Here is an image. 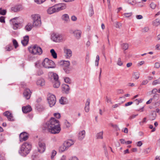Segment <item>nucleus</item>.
<instances>
[{"instance_id":"obj_64","label":"nucleus","mask_w":160,"mask_h":160,"mask_svg":"<svg viewBox=\"0 0 160 160\" xmlns=\"http://www.w3.org/2000/svg\"><path fill=\"white\" fill-rule=\"evenodd\" d=\"M69 160H78V159L76 157H73L70 158Z\"/></svg>"},{"instance_id":"obj_6","label":"nucleus","mask_w":160,"mask_h":160,"mask_svg":"<svg viewBox=\"0 0 160 160\" xmlns=\"http://www.w3.org/2000/svg\"><path fill=\"white\" fill-rule=\"evenodd\" d=\"M42 64L45 68H54L55 67L54 62L51 60H49L48 58H46L43 60Z\"/></svg>"},{"instance_id":"obj_11","label":"nucleus","mask_w":160,"mask_h":160,"mask_svg":"<svg viewBox=\"0 0 160 160\" xmlns=\"http://www.w3.org/2000/svg\"><path fill=\"white\" fill-rule=\"evenodd\" d=\"M19 138L20 141L22 142L27 140L28 138V136L27 133L25 132H23L20 134Z\"/></svg>"},{"instance_id":"obj_51","label":"nucleus","mask_w":160,"mask_h":160,"mask_svg":"<svg viewBox=\"0 0 160 160\" xmlns=\"http://www.w3.org/2000/svg\"><path fill=\"white\" fill-rule=\"evenodd\" d=\"M54 116L55 117L58 119H59L61 117L60 114L59 113H54Z\"/></svg>"},{"instance_id":"obj_10","label":"nucleus","mask_w":160,"mask_h":160,"mask_svg":"<svg viewBox=\"0 0 160 160\" xmlns=\"http://www.w3.org/2000/svg\"><path fill=\"white\" fill-rule=\"evenodd\" d=\"M70 33L72 34L76 39H79L81 37L82 32L80 30L76 29L71 30Z\"/></svg>"},{"instance_id":"obj_12","label":"nucleus","mask_w":160,"mask_h":160,"mask_svg":"<svg viewBox=\"0 0 160 160\" xmlns=\"http://www.w3.org/2000/svg\"><path fill=\"white\" fill-rule=\"evenodd\" d=\"M32 92L28 88L25 89L23 92L24 97L27 100L30 99L31 97Z\"/></svg>"},{"instance_id":"obj_1","label":"nucleus","mask_w":160,"mask_h":160,"mask_svg":"<svg viewBox=\"0 0 160 160\" xmlns=\"http://www.w3.org/2000/svg\"><path fill=\"white\" fill-rule=\"evenodd\" d=\"M45 128L51 133H58L61 130L59 122L54 118H52L46 123Z\"/></svg>"},{"instance_id":"obj_5","label":"nucleus","mask_w":160,"mask_h":160,"mask_svg":"<svg viewBox=\"0 0 160 160\" xmlns=\"http://www.w3.org/2000/svg\"><path fill=\"white\" fill-rule=\"evenodd\" d=\"M28 49L29 52L33 55H40L42 52V48L37 45L29 47Z\"/></svg>"},{"instance_id":"obj_7","label":"nucleus","mask_w":160,"mask_h":160,"mask_svg":"<svg viewBox=\"0 0 160 160\" xmlns=\"http://www.w3.org/2000/svg\"><path fill=\"white\" fill-rule=\"evenodd\" d=\"M32 19L33 25L34 26H39L41 25V21L40 16L38 14H33L31 16Z\"/></svg>"},{"instance_id":"obj_41","label":"nucleus","mask_w":160,"mask_h":160,"mask_svg":"<svg viewBox=\"0 0 160 160\" xmlns=\"http://www.w3.org/2000/svg\"><path fill=\"white\" fill-rule=\"evenodd\" d=\"M158 84H160V78L154 81L152 83V85H155Z\"/></svg>"},{"instance_id":"obj_14","label":"nucleus","mask_w":160,"mask_h":160,"mask_svg":"<svg viewBox=\"0 0 160 160\" xmlns=\"http://www.w3.org/2000/svg\"><path fill=\"white\" fill-rule=\"evenodd\" d=\"M64 51L66 54V58H69L72 56V52L70 49L67 48H64Z\"/></svg>"},{"instance_id":"obj_57","label":"nucleus","mask_w":160,"mask_h":160,"mask_svg":"<svg viewBox=\"0 0 160 160\" xmlns=\"http://www.w3.org/2000/svg\"><path fill=\"white\" fill-rule=\"evenodd\" d=\"M138 115V114H136V115H132L131 116L129 117V119H133L135 118Z\"/></svg>"},{"instance_id":"obj_55","label":"nucleus","mask_w":160,"mask_h":160,"mask_svg":"<svg viewBox=\"0 0 160 160\" xmlns=\"http://www.w3.org/2000/svg\"><path fill=\"white\" fill-rule=\"evenodd\" d=\"M0 22L2 23L5 22V18L3 16L0 17Z\"/></svg>"},{"instance_id":"obj_26","label":"nucleus","mask_w":160,"mask_h":160,"mask_svg":"<svg viewBox=\"0 0 160 160\" xmlns=\"http://www.w3.org/2000/svg\"><path fill=\"white\" fill-rule=\"evenodd\" d=\"M67 147H66L65 145H64V144L60 147L59 150L60 152H62L68 149Z\"/></svg>"},{"instance_id":"obj_32","label":"nucleus","mask_w":160,"mask_h":160,"mask_svg":"<svg viewBox=\"0 0 160 160\" xmlns=\"http://www.w3.org/2000/svg\"><path fill=\"white\" fill-rule=\"evenodd\" d=\"M37 108L39 112H42L45 109V108L43 106L40 105H37Z\"/></svg>"},{"instance_id":"obj_15","label":"nucleus","mask_w":160,"mask_h":160,"mask_svg":"<svg viewBox=\"0 0 160 160\" xmlns=\"http://www.w3.org/2000/svg\"><path fill=\"white\" fill-rule=\"evenodd\" d=\"M70 90V88L68 84H64L62 85V91L64 93L67 94L69 93Z\"/></svg>"},{"instance_id":"obj_53","label":"nucleus","mask_w":160,"mask_h":160,"mask_svg":"<svg viewBox=\"0 0 160 160\" xmlns=\"http://www.w3.org/2000/svg\"><path fill=\"white\" fill-rule=\"evenodd\" d=\"M7 118L9 121H13L14 120L13 117H12V115L11 113V115H9V116Z\"/></svg>"},{"instance_id":"obj_22","label":"nucleus","mask_w":160,"mask_h":160,"mask_svg":"<svg viewBox=\"0 0 160 160\" xmlns=\"http://www.w3.org/2000/svg\"><path fill=\"white\" fill-rule=\"evenodd\" d=\"M60 65L63 66V68L70 66V62L68 61H62L60 62Z\"/></svg>"},{"instance_id":"obj_37","label":"nucleus","mask_w":160,"mask_h":160,"mask_svg":"<svg viewBox=\"0 0 160 160\" xmlns=\"http://www.w3.org/2000/svg\"><path fill=\"white\" fill-rule=\"evenodd\" d=\"M103 132H101L98 133L96 135L97 139H102L103 138Z\"/></svg>"},{"instance_id":"obj_63","label":"nucleus","mask_w":160,"mask_h":160,"mask_svg":"<svg viewBox=\"0 0 160 160\" xmlns=\"http://www.w3.org/2000/svg\"><path fill=\"white\" fill-rule=\"evenodd\" d=\"M137 144L138 146L140 147L142 145V143L141 141H139L137 142Z\"/></svg>"},{"instance_id":"obj_40","label":"nucleus","mask_w":160,"mask_h":160,"mask_svg":"<svg viewBox=\"0 0 160 160\" xmlns=\"http://www.w3.org/2000/svg\"><path fill=\"white\" fill-rule=\"evenodd\" d=\"M12 43L15 48H16L18 46L17 42L15 39H13L12 40Z\"/></svg>"},{"instance_id":"obj_25","label":"nucleus","mask_w":160,"mask_h":160,"mask_svg":"<svg viewBox=\"0 0 160 160\" xmlns=\"http://www.w3.org/2000/svg\"><path fill=\"white\" fill-rule=\"evenodd\" d=\"M33 26L31 23H28L25 27V29L28 31H30L32 29Z\"/></svg>"},{"instance_id":"obj_58","label":"nucleus","mask_w":160,"mask_h":160,"mask_svg":"<svg viewBox=\"0 0 160 160\" xmlns=\"http://www.w3.org/2000/svg\"><path fill=\"white\" fill-rule=\"evenodd\" d=\"M148 81L147 80H144L142 82V85H146V84H147L148 83Z\"/></svg>"},{"instance_id":"obj_61","label":"nucleus","mask_w":160,"mask_h":160,"mask_svg":"<svg viewBox=\"0 0 160 160\" xmlns=\"http://www.w3.org/2000/svg\"><path fill=\"white\" fill-rule=\"evenodd\" d=\"M132 103L133 102H128L125 103V106L127 107L131 105Z\"/></svg>"},{"instance_id":"obj_38","label":"nucleus","mask_w":160,"mask_h":160,"mask_svg":"<svg viewBox=\"0 0 160 160\" xmlns=\"http://www.w3.org/2000/svg\"><path fill=\"white\" fill-rule=\"evenodd\" d=\"M64 80L65 82L66 83L69 84H70L71 83V80L68 77H65L64 78Z\"/></svg>"},{"instance_id":"obj_45","label":"nucleus","mask_w":160,"mask_h":160,"mask_svg":"<svg viewBox=\"0 0 160 160\" xmlns=\"http://www.w3.org/2000/svg\"><path fill=\"white\" fill-rule=\"evenodd\" d=\"M18 19V18H14L10 20V21L12 23V25L14 24V22H18L17 21H16V19Z\"/></svg>"},{"instance_id":"obj_19","label":"nucleus","mask_w":160,"mask_h":160,"mask_svg":"<svg viewBox=\"0 0 160 160\" xmlns=\"http://www.w3.org/2000/svg\"><path fill=\"white\" fill-rule=\"evenodd\" d=\"M85 136V132L84 130L80 131L78 134L79 139L82 140L83 139Z\"/></svg>"},{"instance_id":"obj_33","label":"nucleus","mask_w":160,"mask_h":160,"mask_svg":"<svg viewBox=\"0 0 160 160\" xmlns=\"http://www.w3.org/2000/svg\"><path fill=\"white\" fill-rule=\"evenodd\" d=\"M13 49V48L12 45L10 44H9L5 48V49L6 51H9L12 50Z\"/></svg>"},{"instance_id":"obj_46","label":"nucleus","mask_w":160,"mask_h":160,"mask_svg":"<svg viewBox=\"0 0 160 160\" xmlns=\"http://www.w3.org/2000/svg\"><path fill=\"white\" fill-rule=\"evenodd\" d=\"M57 152L56 151L53 150L51 153V158L52 159H53L54 156L56 154Z\"/></svg>"},{"instance_id":"obj_29","label":"nucleus","mask_w":160,"mask_h":160,"mask_svg":"<svg viewBox=\"0 0 160 160\" xmlns=\"http://www.w3.org/2000/svg\"><path fill=\"white\" fill-rule=\"evenodd\" d=\"M50 52L53 58H57V54L54 49H51L50 50Z\"/></svg>"},{"instance_id":"obj_8","label":"nucleus","mask_w":160,"mask_h":160,"mask_svg":"<svg viewBox=\"0 0 160 160\" xmlns=\"http://www.w3.org/2000/svg\"><path fill=\"white\" fill-rule=\"evenodd\" d=\"M63 36L61 34L57 33H53L51 35V39L54 42H59L63 41Z\"/></svg>"},{"instance_id":"obj_18","label":"nucleus","mask_w":160,"mask_h":160,"mask_svg":"<svg viewBox=\"0 0 160 160\" xmlns=\"http://www.w3.org/2000/svg\"><path fill=\"white\" fill-rule=\"evenodd\" d=\"M22 111L24 113H27L30 112L32 110L31 107L29 106H27L26 107H23L22 108Z\"/></svg>"},{"instance_id":"obj_3","label":"nucleus","mask_w":160,"mask_h":160,"mask_svg":"<svg viewBox=\"0 0 160 160\" xmlns=\"http://www.w3.org/2000/svg\"><path fill=\"white\" fill-rule=\"evenodd\" d=\"M31 148V145L28 142H25L22 145L18 151L19 153L21 155L25 156L29 153Z\"/></svg>"},{"instance_id":"obj_23","label":"nucleus","mask_w":160,"mask_h":160,"mask_svg":"<svg viewBox=\"0 0 160 160\" xmlns=\"http://www.w3.org/2000/svg\"><path fill=\"white\" fill-rule=\"evenodd\" d=\"M59 101L60 103L62 104H65L68 102V101L67 98L62 97L60 99Z\"/></svg>"},{"instance_id":"obj_9","label":"nucleus","mask_w":160,"mask_h":160,"mask_svg":"<svg viewBox=\"0 0 160 160\" xmlns=\"http://www.w3.org/2000/svg\"><path fill=\"white\" fill-rule=\"evenodd\" d=\"M48 101L50 107L53 106L56 102L55 96L53 94H49L48 95Z\"/></svg>"},{"instance_id":"obj_17","label":"nucleus","mask_w":160,"mask_h":160,"mask_svg":"<svg viewBox=\"0 0 160 160\" xmlns=\"http://www.w3.org/2000/svg\"><path fill=\"white\" fill-rule=\"evenodd\" d=\"M29 37L28 35H26L23 37V39L22 40L21 43L24 46H26L29 41Z\"/></svg>"},{"instance_id":"obj_52","label":"nucleus","mask_w":160,"mask_h":160,"mask_svg":"<svg viewBox=\"0 0 160 160\" xmlns=\"http://www.w3.org/2000/svg\"><path fill=\"white\" fill-rule=\"evenodd\" d=\"M11 113L9 112L6 111L3 113V114L4 116H6V117H7V118H8L9 115H11Z\"/></svg>"},{"instance_id":"obj_39","label":"nucleus","mask_w":160,"mask_h":160,"mask_svg":"<svg viewBox=\"0 0 160 160\" xmlns=\"http://www.w3.org/2000/svg\"><path fill=\"white\" fill-rule=\"evenodd\" d=\"M14 22V24L12 25H13V28L14 30H16L18 28V27L20 25V24L18 22Z\"/></svg>"},{"instance_id":"obj_4","label":"nucleus","mask_w":160,"mask_h":160,"mask_svg":"<svg viewBox=\"0 0 160 160\" xmlns=\"http://www.w3.org/2000/svg\"><path fill=\"white\" fill-rule=\"evenodd\" d=\"M48 76L51 80L53 83V86L54 88L59 87L60 82L58 80V76L56 73L52 72H50L48 73Z\"/></svg>"},{"instance_id":"obj_47","label":"nucleus","mask_w":160,"mask_h":160,"mask_svg":"<svg viewBox=\"0 0 160 160\" xmlns=\"http://www.w3.org/2000/svg\"><path fill=\"white\" fill-rule=\"evenodd\" d=\"M117 64L118 65L120 66H121L122 65L123 63L121 61V58H118Z\"/></svg>"},{"instance_id":"obj_56","label":"nucleus","mask_w":160,"mask_h":160,"mask_svg":"<svg viewBox=\"0 0 160 160\" xmlns=\"http://www.w3.org/2000/svg\"><path fill=\"white\" fill-rule=\"evenodd\" d=\"M149 128L151 129H152V132H153L154 131H155L156 130V128H153V126L152 125H149Z\"/></svg>"},{"instance_id":"obj_44","label":"nucleus","mask_w":160,"mask_h":160,"mask_svg":"<svg viewBox=\"0 0 160 160\" xmlns=\"http://www.w3.org/2000/svg\"><path fill=\"white\" fill-rule=\"evenodd\" d=\"M151 148H147L144 150L143 152L145 154H148L150 152Z\"/></svg>"},{"instance_id":"obj_16","label":"nucleus","mask_w":160,"mask_h":160,"mask_svg":"<svg viewBox=\"0 0 160 160\" xmlns=\"http://www.w3.org/2000/svg\"><path fill=\"white\" fill-rule=\"evenodd\" d=\"M63 144L68 148L69 147L74 144V142L71 139H69L65 141Z\"/></svg>"},{"instance_id":"obj_60","label":"nucleus","mask_w":160,"mask_h":160,"mask_svg":"<svg viewBox=\"0 0 160 160\" xmlns=\"http://www.w3.org/2000/svg\"><path fill=\"white\" fill-rule=\"evenodd\" d=\"M132 15V13H126L124 14V15L126 17H129L131 16Z\"/></svg>"},{"instance_id":"obj_59","label":"nucleus","mask_w":160,"mask_h":160,"mask_svg":"<svg viewBox=\"0 0 160 160\" xmlns=\"http://www.w3.org/2000/svg\"><path fill=\"white\" fill-rule=\"evenodd\" d=\"M160 63L158 62H156L154 65V67L155 68H158L160 67Z\"/></svg>"},{"instance_id":"obj_2","label":"nucleus","mask_w":160,"mask_h":160,"mask_svg":"<svg viewBox=\"0 0 160 160\" xmlns=\"http://www.w3.org/2000/svg\"><path fill=\"white\" fill-rule=\"evenodd\" d=\"M66 8V4L64 3H59L49 8L47 10V12L48 14H51L64 9Z\"/></svg>"},{"instance_id":"obj_24","label":"nucleus","mask_w":160,"mask_h":160,"mask_svg":"<svg viewBox=\"0 0 160 160\" xmlns=\"http://www.w3.org/2000/svg\"><path fill=\"white\" fill-rule=\"evenodd\" d=\"M36 83L38 86H42L45 84V81L43 78H40L38 80Z\"/></svg>"},{"instance_id":"obj_13","label":"nucleus","mask_w":160,"mask_h":160,"mask_svg":"<svg viewBox=\"0 0 160 160\" xmlns=\"http://www.w3.org/2000/svg\"><path fill=\"white\" fill-rule=\"evenodd\" d=\"M38 151L40 153H43L45 150L46 146L44 143L39 142H38Z\"/></svg>"},{"instance_id":"obj_34","label":"nucleus","mask_w":160,"mask_h":160,"mask_svg":"<svg viewBox=\"0 0 160 160\" xmlns=\"http://www.w3.org/2000/svg\"><path fill=\"white\" fill-rule=\"evenodd\" d=\"M63 69L65 72L66 73H69L71 71V69L70 66L66 68H63Z\"/></svg>"},{"instance_id":"obj_20","label":"nucleus","mask_w":160,"mask_h":160,"mask_svg":"<svg viewBox=\"0 0 160 160\" xmlns=\"http://www.w3.org/2000/svg\"><path fill=\"white\" fill-rule=\"evenodd\" d=\"M21 5H18L15 6L11 8V10L14 12H16L21 10Z\"/></svg>"},{"instance_id":"obj_42","label":"nucleus","mask_w":160,"mask_h":160,"mask_svg":"<svg viewBox=\"0 0 160 160\" xmlns=\"http://www.w3.org/2000/svg\"><path fill=\"white\" fill-rule=\"evenodd\" d=\"M99 60V57L98 55H97L96 57L95 65L96 66H98V62Z\"/></svg>"},{"instance_id":"obj_49","label":"nucleus","mask_w":160,"mask_h":160,"mask_svg":"<svg viewBox=\"0 0 160 160\" xmlns=\"http://www.w3.org/2000/svg\"><path fill=\"white\" fill-rule=\"evenodd\" d=\"M111 125L113 128H115L117 131L120 130L118 126L117 125H114L112 124H111Z\"/></svg>"},{"instance_id":"obj_62","label":"nucleus","mask_w":160,"mask_h":160,"mask_svg":"<svg viewBox=\"0 0 160 160\" xmlns=\"http://www.w3.org/2000/svg\"><path fill=\"white\" fill-rule=\"evenodd\" d=\"M149 30V28L148 27H145L143 29V31L144 32H147Z\"/></svg>"},{"instance_id":"obj_54","label":"nucleus","mask_w":160,"mask_h":160,"mask_svg":"<svg viewBox=\"0 0 160 160\" xmlns=\"http://www.w3.org/2000/svg\"><path fill=\"white\" fill-rule=\"evenodd\" d=\"M156 96L155 95L153 96V97L152 98H151L146 103L147 104H148L151 103L152 100L154 99V98Z\"/></svg>"},{"instance_id":"obj_21","label":"nucleus","mask_w":160,"mask_h":160,"mask_svg":"<svg viewBox=\"0 0 160 160\" xmlns=\"http://www.w3.org/2000/svg\"><path fill=\"white\" fill-rule=\"evenodd\" d=\"M90 99L88 98L85 104V110L86 112H88L89 110V105L90 103Z\"/></svg>"},{"instance_id":"obj_50","label":"nucleus","mask_w":160,"mask_h":160,"mask_svg":"<svg viewBox=\"0 0 160 160\" xmlns=\"http://www.w3.org/2000/svg\"><path fill=\"white\" fill-rule=\"evenodd\" d=\"M150 6L152 9H154L156 7V4L153 2H152L150 5Z\"/></svg>"},{"instance_id":"obj_28","label":"nucleus","mask_w":160,"mask_h":160,"mask_svg":"<svg viewBox=\"0 0 160 160\" xmlns=\"http://www.w3.org/2000/svg\"><path fill=\"white\" fill-rule=\"evenodd\" d=\"M62 19L65 22H67L69 20L68 15V14H64L62 16Z\"/></svg>"},{"instance_id":"obj_30","label":"nucleus","mask_w":160,"mask_h":160,"mask_svg":"<svg viewBox=\"0 0 160 160\" xmlns=\"http://www.w3.org/2000/svg\"><path fill=\"white\" fill-rule=\"evenodd\" d=\"M89 15L90 16H92L94 14L93 8L92 5H90L89 9Z\"/></svg>"},{"instance_id":"obj_27","label":"nucleus","mask_w":160,"mask_h":160,"mask_svg":"<svg viewBox=\"0 0 160 160\" xmlns=\"http://www.w3.org/2000/svg\"><path fill=\"white\" fill-rule=\"evenodd\" d=\"M157 114L155 111H153L152 114L149 116L150 119L151 120H153L155 119Z\"/></svg>"},{"instance_id":"obj_36","label":"nucleus","mask_w":160,"mask_h":160,"mask_svg":"<svg viewBox=\"0 0 160 160\" xmlns=\"http://www.w3.org/2000/svg\"><path fill=\"white\" fill-rule=\"evenodd\" d=\"M160 20L159 19H156L153 22V24L154 26H157L160 25Z\"/></svg>"},{"instance_id":"obj_43","label":"nucleus","mask_w":160,"mask_h":160,"mask_svg":"<svg viewBox=\"0 0 160 160\" xmlns=\"http://www.w3.org/2000/svg\"><path fill=\"white\" fill-rule=\"evenodd\" d=\"M6 10H2V8H0V14L2 15H5L6 13Z\"/></svg>"},{"instance_id":"obj_31","label":"nucleus","mask_w":160,"mask_h":160,"mask_svg":"<svg viewBox=\"0 0 160 160\" xmlns=\"http://www.w3.org/2000/svg\"><path fill=\"white\" fill-rule=\"evenodd\" d=\"M122 49L124 51L127 50L128 48V45L127 43H123L121 44Z\"/></svg>"},{"instance_id":"obj_35","label":"nucleus","mask_w":160,"mask_h":160,"mask_svg":"<svg viewBox=\"0 0 160 160\" xmlns=\"http://www.w3.org/2000/svg\"><path fill=\"white\" fill-rule=\"evenodd\" d=\"M132 76L135 79H138L139 77V73L138 72H135L133 73Z\"/></svg>"},{"instance_id":"obj_48","label":"nucleus","mask_w":160,"mask_h":160,"mask_svg":"<svg viewBox=\"0 0 160 160\" xmlns=\"http://www.w3.org/2000/svg\"><path fill=\"white\" fill-rule=\"evenodd\" d=\"M45 1L46 0H34L35 2L38 4L42 3Z\"/></svg>"}]
</instances>
